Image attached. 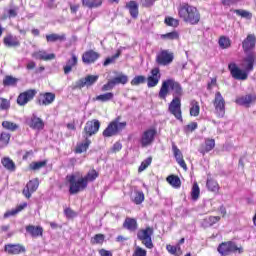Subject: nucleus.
I'll use <instances>...</instances> for the list:
<instances>
[{
	"instance_id": "obj_1",
	"label": "nucleus",
	"mask_w": 256,
	"mask_h": 256,
	"mask_svg": "<svg viewBox=\"0 0 256 256\" xmlns=\"http://www.w3.org/2000/svg\"><path fill=\"white\" fill-rule=\"evenodd\" d=\"M178 16L184 23L190 25H197L201 21V14L195 6H191L188 3H182L178 7Z\"/></svg>"
},
{
	"instance_id": "obj_2",
	"label": "nucleus",
	"mask_w": 256,
	"mask_h": 256,
	"mask_svg": "<svg viewBox=\"0 0 256 256\" xmlns=\"http://www.w3.org/2000/svg\"><path fill=\"white\" fill-rule=\"evenodd\" d=\"M169 89L172 91L173 99H180L183 97V87L175 79L170 78L162 82L158 97L159 99H167L169 95Z\"/></svg>"
},
{
	"instance_id": "obj_3",
	"label": "nucleus",
	"mask_w": 256,
	"mask_h": 256,
	"mask_svg": "<svg viewBox=\"0 0 256 256\" xmlns=\"http://www.w3.org/2000/svg\"><path fill=\"white\" fill-rule=\"evenodd\" d=\"M66 180L70 184L69 193L70 195H77L80 191L87 189V181L83 177L77 180V175L70 174L66 176Z\"/></svg>"
},
{
	"instance_id": "obj_4",
	"label": "nucleus",
	"mask_w": 256,
	"mask_h": 256,
	"mask_svg": "<svg viewBox=\"0 0 256 256\" xmlns=\"http://www.w3.org/2000/svg\"><path fill=\"white\" fill-rule=\"evenodd\" d=\"M126 127L127 122H121V117H117L111 121L103 131V137H114V135H119V133Z\"/></svg>"
},
{
	"instance_id": "obj_5",
	"label": "nucleus",
	"mask_w": 256,
	"mask_h": 256,
	"mask_svg": "<svg viewBox=\"0 0 256 256\" xmlns=\"http://www.w3.org/2000/svg\"><path fill=\"white\" fill-rule=\"evenodd\" d=\"M156 136H157V130L155 128L146 129L144 132H142L140 136V139H139L140 147L145 149L146 147H150V145H153Z\"/></svg>"
},
{
	"instance_id": "obj_6",
	"label": "nucleus",
	"mask_w": 256,
	"mask_h": 256,
	"mask_svg": "<svg viewBox=\"0 0 256 256\" xmlns=\"http://www.w3.org/2000/svg\"><path fill=\"white\" fill-rule=\"evenodd\" d=\"M218 253L221 256L231 255V253H243V247H237V244L233 241L223 242L217 248Z\"/></svg>"
},
{
	"instance_id": "obj_7",
	"label": "nucleus",
	"mask_w": 256,
	"mask_h": 256,
	"mask_svg": "<svg viewBox=\"0 0 256 256\" xmlns=\"http://www.w3.org/2000/svg\"><path fill=\"white\" fill-rule=\"evenodd\" d=\"M137 237L147 249H153V240L151 239L153 237V228L146 227L145 229L139 230Z\"/></svg>"
},
{
	"instance_id": "obj_8",
	"label": "nucleus",
	"mask_w": 256,
	"mask_h": 256,
	"mask_svg": "<svg viewBox=\"0 0 256 256\" xmlns=\"http://www.w3.org/2000/svg\"><path fill=\"white\" fill-rule=\"evenodd\" d=\"M98 80V75H88L72 84V89L75 91L76 89H83V87H92V85H95Z\"/></svg>"
},
{
	"instance_id": "obj_9",
	"label": "nucleus",
	"mask_w": 256,
	"mask_h": 256,
	"mask_svg": "<svg viewBox=\"0 0 256 256\" xmlns=\"http://www.w3.org/2000/svg\"><path fill=\"white\" fill-rule=\"evenodd\" d=\"M173 59H175V55L170 50H161L156 55V63L158 65H162L163 67L171 65L173 63Z\"/></svg>"
},
{
	"instance_id": "obj_10",
	"label": "nucleus",
	"mask_w": 256,
	"mask_h": 256,
	"mask_svg": "<svg viewBox=\"0 0 256 256\" xmlns=\"http://www.w3.org/2000/svg\"><path fill=\"white\" fill-rule=\"evenodd\" d=\"M213 105H214V109L217 117H220V118L225 117V98H223V95H221V92L215 93Z\"/></svg>"
},
{
	"instance_id": "obj_11",
	"label": "nucleus",
	"mask_w": 256,
	"mask_h": 256,
	"mask_svg": "<svg viewBox=\"0 0 256 256\" xmlns=\"http://www.w3.org/2000/svg\"><path fill=\"white\" fill-rule=\"evenodd\" d=\"M168 111L171 115L175 116L178 121H183V115L181 112V99H172L168 106Z\"/></svg>"
},
{
	"instance_id": "obj_12",
	"label": "nucleus",
	"mask_w": 256,
	"mask_h": 256,
	"mask_svg": "<svg viewBox=\"0 0 256 256\" xmlns=\"http://www.w3.org/2000/svg\"><path fill=\"white\" fill-rule=\"evenodd\" d=\"M228 68L232 77L238 81H245L247 77H249V73L245 70H241L235 63L229 64Z\"/></svg>"
},
{
	"instance_id": "obj_13",
	"label": "nucleus",
	"mask_w": 256,
	"mask_h": 256,
	"mask_svg": "<svg viewBox=\"0 0 256 256\" xmlns=\"http://www.w3.org/2000/svg\"><path fill=\"white\" fill-rule=\"evenodd\" d=\"M37 95V90L30 89L25 92H22L19 94L17 98V103L20 105V107H24V105H27L29 101H32V99L35 98Z\"/></svg>"
},
{
	"instance_id": "obj_14",
	"label": "nucleus",
	"mask_w": 256,
	"mask_h": 256,
	"mask_svg": "<svg viewBox=\"0 0 256 256\" xmlns=\"http://www.w3.org/2000/svg\"><path fill=\"white\" fill-rule=\"evenodd\" d=\"M159 81H161V70L156 67L150 71V75L147 77V87H149V89L157 87Z\"/></svg>"
},
{
	"instance_id": "obj_15",
	"label": "nucleus",
	"mask_w": 256,
	"mask_h": 256,
	"mask_svg": "<svg viewBox=\"0 0 256 256\" xmlns=\"http://www.w3.org/2000/svg\"><path fill=\"white\" fill-rule=\"evenodd\" d=\"M101 127V122L99 120H91L88 121L84 127V137H92V135H95L98 131L99 128Z\"/></svg>"
},
{
	"instance_id": "obj_16",
	"label": "nucleus",
	"mask_w": 256,
	"mask_h": 256,
	"mask_svg": "<svg viewBox=\"0 0 256 256\" xmlns=\"http://www.w3.org/2000/svg\"><path fill=\"white\" fill-rule=\"evenodd\" d=\"M37 189H39V180L38 179L30 180L27 183L26 187L23 189L22 193L26 197V199H31V194L35 193Z\"/></svg>"
},
{
	"instance_id": "obj_17",
	"label": "nucleus",
	"mask_w": 256,
	"mask_h": 256,
	"mask_svg": "<svg viewBox=\"0 0 256 256\" xmlns=\"http://www.w3.org/2000/svg\"><path fill=\"white\" fill-rule=\"evenodd\" d=\"M5 253L8 255H19L21 253H25V246L21 244H6L4 246Z\"/></svg>"
},
{
	"instance_id": "obj_18",
	"label": "nucleus",
	"mask_w": 256,
	"mask_h": 256,
	"mask_svg": "<svg viewBox=\"0 0 256 256\" xmlns=\"http://www.w3.org/2000/svg\"><path fill=\"white\" fill-rule=\"evenodd\" d=\"M33 59H39L41 61H53L55 59V54H48L45 50H39L32 53Z\"/></svg>"
},
{
	"instance_id": "obj_19",
	"label": "nucleus",
	"mask_w": 256,
	"mask_h": 256,
	"mask_svg": "<svg viewBox=\"0 0 256 256\" xmlns=\"http://www.w3.org/2000/svg\"><path fill=\"white\" fill-rule=\"evenodd\" d=\"M79 58L75 54H71V58L66 61V65L63 67L64 74L69 75L73 71V67H77Z\"/></svg>"
},
{
	"instance_id": "obj_20",
	"label": "nucleus",
	"mask_w": 256,
	"mask_h": 256,
	"mask_svg": "<svg viewBox=\"0 0 256 256\" xmlns=\"http://www.w3.org/2000/svg\"><path fill=\"white\" fill-rule=\"evenodd\" d=\"M256 56L255 54H248L242 62V68L245 69L248 73L253 71V66L255 65Z\"/></svg>"
},
{
	"instance_id": "obj_21",
	"label": "nucleus",
	"mask_w": 256,
	"mask_h": 256,
	"mask_svg": "<svg viewBox=\"0 0 256 256\" xmlns=\"http://www.w3.org/2000/svg\"><path fill=\"white\" fill-rule=\"evenodd\" d=\"M3 43L5 47H20L21 41H19V38L17 36H13L12 34H8L4 37Z\"/></svg>"
},
{
	"instance_id": "obj_22",
	"label": "nucleus",
	"mask_w": 256,
	"mask_h": 256,
	"mask_svg": "<svg viewBox=\"0 0 256 256\" xmlns=\"http://www.w3.org/2000/svg\"><path fill=\"white\" fill-rule=\"evenodd\" d=\"M123 228L127 229V231H130L131 233H135V231L139 229V225L137 224V219L127 217L123 223Z\"/></svg>"
},
{
	"instance_id": "obj_23",
	"label": "nucleus",
	"mask_w": 256,
	"mask_h": 256,
	"mask_svg": "<svg viewBox=\"0 0 256 256\" xmlns=\"http://www.w3.org/2000/svg\"><path fill=\"white\" fill-rule=\"evenodd\" d=\"M172 151L174 153V157H175L178 165H180V167H183L185 169V171H187V164L185 163V160L183 159V153H181V150H179L177 145H175V144L172 145Z\"/></svg>"
},
{
	"instance_id": "obj_24",
	"label": "nucleus",
	"mask_w": 256,
	"mask_h": 256,
	"mask_svg": "<svg viewBox=\"0 0 256 256\" xmlns=\"http://www.w3.org/2000/svg\"><path fill=\"white\" fill-rule=\"evenodd\" d=\"M255 101L256 94H247L236 99V103L238 105H245L246 107H249V105H251V103H255Z\"/></svg>"
},
{
	"instance_id": "obj_25",
	"label": "nucleus",
	"mask_w": 256,
	"mask_h": 256,
	"mask_svg": "<svg viewBox=\"0 0 256 256\" xmlns=\"http://www.w3.org/2000/svg\"><path fill=\"white\" fill-rule=\"evenodd\" d=\"M55 101V94L51 92H46L42 95H40L39 100H38V105H51Z\"/></svg>"
},
{
	"instance_id": "obj_26",
	"label": "nucleus",
	"mask_w": 256,
	"mask_h": 256,
	"mask_svg": "<svg viewBox=\"0 0 256 256\" xmlns=\"http://www.w3.org/2000/svg\"><path fill=\"white\" fill-rule=\"evenodd\" d=\"M99 59V53L89 50L85 52L82 56L83 63H86L87 65H90V63H95L96 60Z\"/></svg>"
},
{
	"instance_id": "obj_27",
	"label": "nucleus",
	"mask_w": 256,
	"mask_h": 256,
	"mask_svg": "<svg viewBox=\"0 0 256 256\" xmlns=\"http://www.w3.org/2000/svg\"><path fill=\"white\" fill-rule=\"evenodd\" d=\"M255 42H256V38L255 35L253 34H249L246 39H244V41L242 42V47L245 51V53H247V51H251V49L255 48Z\"/></svg>"
},
{
	"instance_id": "obj_28",
	"label": "nucleus",
	"mask_w": 256,
	"mask_h": 256,
	"mask_svg": "<svg viewBox=\"0 0 256 256\" xmlns=\"http://www.w3.org/2000/svg\"><path fill=\"white\" fill-rule=\"evenodd\" d=\"M126 8L129 10V13L133 19L139 17V4L135 1H130L126 4Z\"/></svg>"
},
{
	"instance_id": "obj_29",
	"label": "nucleus",
	"mask_w": 256,
	"mask_h": 256,
	"mask_svg": "<svg viewBox=\"0 0 256 256\" xmlns=\"http://www.w3.org/2000/svg\"><path fill=\"white\" fill-rule=\"evenodd\" d=\"M213 149H215V139H206L204 145L200 147L199 151L202 155H205V153H209V151H213Z\"/></svg>"
},
{
	"instance_id": "obj_30",
	"label": "nucleus",
	"mask_w": 256,
	"mask_h": 256,
	"mask_svg": "<svg viewBox=\"0 0 256 256\" xmlns=\"http://www.w3.org/2000/svg\"><path fill=\"white\" fill-rule=\"evenodd\" d=\"M26 231L31 237H41V235H43V228H41V226L29 225L26 227Z\"/></svg>"
},
{
	"instance_id": "obj_31",
	"label": "nucleus",
	"mask_w": 256,
	"mask_h": 256,
	"mask_svg": "<svg viewBox=\"0 0 256 256\" xmlns=\"http://www.w3.org/2000/svg\"><path fill=\"white\" fill-rule=\"evenodd\" d=\"M82 5L88 9H97L103 5V0H82Z\"/></svg>"
},
{
	"instance_id": "obj_32",
	"label": "nucleus",
	"mask_w": 256,
	"mask_h": 256,
	"mask_svg": "<svg viewBox=\"0 0 256 256\" xmlns=\"http://www.w3.org/2000/svg\"><path fill=\"white\" fill-rule=\"evenodd\" d=\"M200 111H201V106H199V102H197V100H192L190 103V116L199 117Z\"/></svg>"
},
{
	"instance_id": "obj_33",
	"label": "nucleus",
	"mask_w": 256,
	"mask_h": 256,
	"mask_svg": "<svg viewBox=\"0 0 256 256\" xmlns=\"http://www.w3.org/2000/svg\"><path fill=\"white\" fill-rule=\"evenodd\" d=\"M84 142L77 144L76 153H85L87 149H89V145H91V140L89 138L84 137Z\"/></svg>"
},
{
	"instance_id": "obj_34",
	"label": "nucleus",
	"mask_w": 256,
	"mask_h": 256,
	"mask_svg": "<svg viewBox=\"0 0 256 256\" xmlns=\"http://www.w3.org/2000/svg\"><path fill=\"white\" fill-rule=\"evenodd\" d=\"M9 141H11V134L9 132H2L0 134V149L7 147Z\"/></svg>"
},
{
	"instance_id": "obj_35",
	"label": "nucleus",
	"mask_w": 256,
	"mask_h": 256,
	"mask_svg": "<svg viewBox=\"0 0 256 256\" xmlns=\"http://www.w3.org/2000/svg\"><path fill=\"white\" fill-rule=\"evenodd\" d=\"M114 85H127L129 83V77L125 74H119L118 76L112 78Z\"/></svg>"
},
{
	"instance_id": "obj_36",
	"label": "nucleus",
	"mask_w": 256,
	"mask_h": 256,
	"mask_svg": "<svg viewBox=\"0 0 256 256\" xmlns=\"http://www.w3.org/2000/svg\"><path fill=\"white\" fill-rule=\"evenodd\" d=\"M114 97L115 95L113 94V92H107L96 96L94 101H101V103H107V101H112Z\"/></svg>"
},
{
	"instance_id": "obj_37",
	"label": "nucleus",
	"mask_w": 256,
	"mask_h": 256,
	"mask_svg": "<svg viewBox=\"0 0 256 256\" xmlns=\"http://www.w3.org/2000/svg\"><path fill=\"white\" fill-rule=\"evenodd\" d=\"M66 37L65 34H49L46 35L47 43H55L57 41H65Z\"/></svg>"
},
{
	"instance_id": "obj_38",
	"label": "nucleus",
	"mask_w": 256,
	"mask_h": 256,
	"mask_svg": "<svg viewBox=\"0 0 256 256\" xmlns=\"http://www.w3.org/2000/svg\"><path fill=\"white\" fill-rule=\"evenodd\" d=\"M166 181L172 186L174 187V189H179V187H181V179H179L178 176L175 175H171L168 176Z\"/></svg>"
},
{
	"instance_id": "obj_39",
	"label": "nucleus",
	"mask_w": 256,
	"mask_h": 256,
	"mask_svg": "<svg viewBox=\"0 0 256 256\" xmlns=\"http://www.w3.org/2000/svg\"><path fill=\"white\" fill-rule=\"evenodd\" d=\"M97 177H99V172H97L95 169H92L86 174V176L83 177V179L89 185V183H93Z\"/></svg>"
},
{
	"instance_id": "obj_40",
	"label": "nucleus",
	"mask_w": 256,
	"mask_h": 256,
	"mask_svg": "<svg viewBox=\"0 0 256 256\" xmlns=\"http://www.w3.org/2000/svg\"><path fill=\"white\" fill-rule=\"evenodd\" d=\"M30 127L32 129H36L37 131H41V129H43V127H44L43 120H41V118H37V117L32 118Z\"/></svg>"
},
{
	"instance_id": "obj_41",
	"label": "nucleus",
	"mask_w": 256,
	"mask_h": 256,
	"mask_svg": "<svg viewBox=\"0 0 256 256\" xmlns=\"http://www.w3.org/2000/svg\"><path fill=\"white\" fill-rule=\"evenodd\" d=\"M3 129H6V131H12L15 132L17 129H19V126L17 123L11 122V121H3L2 122Z\"/></svg>"
},
{
	"instance_id": "obj_42",
	"label": "nucleus",
	"mask_w": 256,
	"mask_h": 256,
	"mask_svg": "<svg viewBox=\"0 0 256 256\" xmlns=\"http://www.w3.org/2000/svg\"><path fill=\"white\" fill-rule=\"evenodd\" d=\"M166 250L168 251V253H170V255H181V246H179V244H176L175 246L168 244L166 246Z\"/></svg>"
},
{
	"instance_id": "obj_43",
	"label": "nucleus",
	"mask_w": 256,
	"mask_h": 256,
	"mask_svg": "<svg viewBox=\"0 0 256 256\" xmlns=\"http://www.w3.org/2000/svg\"><path fill=\"white\" fill-rule=\"evenodd\" d=\"M206 187L209 191H212V193H217V191H219V183L213 179L207 180Z\"/></svg>"
},
{
	"instance_id": "obj_44",
	"label": "nucleus",
	"mask_w": 256,
	"mask_h": 256,
	"mask_svg": "<svg viewBox=\"0 0 256 256\" xmlns=\"http://www.w3.org/2000/svg\"><path fill=\"white\" fill-rule=\"evenodd\" d=\"M161 39H164L166 41H175L177 39H179V32L177 31H172L166 34H162Z\"/></svg>"
},
{
	"instance_id": "obj_45",
	"label": "nucleus",
	"mask_w": 256,
	"mask_h": 256,
	"mask_svg": "<svg viewBox=\"0 0 256 256\" xmlns=\"http://www.w3.org/2000/svg\"><path fill=\"white\" fill-rule=\"evenodd\" d=\"M2 165L7 169L8 171H15V162L11 160V158H3L2 159Z\"/></svg>"
},
{
	"instance_id": "obj_46",
	"label": "nucleus",
	"mask_w": 256,
	"mask_h": 256,
	"mask_svg": "<svg viewBox=\"0 0 256 256\" xmlns=\"http://www.w3.org/2000/svg\"><path fill=\"white\" fill-rule=\"evenodd\" d=\"M132 201L133 203H135V205H141V203L145 201V194L143 193V191H136Z\"/></svg>"
},
{
	"instance_id": "obj_47",
	"label": "nucleus",
	"mask_w": 256,
	"mask_h": 256,
	"mask_svg": "<svg viewBox=\"0 0 256 256\" xmlns=\"http://www.w3.org/2000/svg\"><path fill=\"white\" fill-rule=\"evenodd\" d=\"M201 193V190L199 189V185L197 183H194L191 190V198L193 201H197L199 199V195Z\"/></svg>"
},
{
	"instance_id": "obj_48",
	"label": "nucleus",
	"mask_w": 256,
	"mask_h": 256,
	"mask_svg": "<svg viewBox=\"0 0 256 256\" xmlns=\"http://www.w3.org/2000/svg\"><path fill=\"white\" fill-rule=\"evenodd\" d=\"M165 25L168 27H179V20L171 16H167L164 20Z\"/></svg>"
},
{
	"instance_id": "obj_49",
	"label": "nucleus",
	"mask_w": 256,
	"mask_h": 256,
	"mask_svg": "<svg viewBox=\"0 0 256 256\" xmlns=\"http://www.w3.org/2000/svg\"><path fill=\"white\" fill-rule=\"evenodd\" d=\"M3 85L5 87L17 85V78H14L13 76H6L3 80Z\"/></svg>"
},
{
	"instance_id": "obj_50",
	"label": "nucleus",
	"mask_w": 256,
	"mask_h": 256,
	"mask_svg": "<svg viewBox=\"0 0 256 256\" xmlns=\"http://www.w3.org/2000/svg\"><path fill=\"white\" fill-rule=\"evenodd\" d=\"M145 81H147V78H145V76L138 75L131 80V85L133 86L142 85L143 83H145Z\"/></svg>"
},
{
	"instance_id": "obj_51",
	"label": "nucleus",
	"mask_w": 256,
	"mask_h": 256,
	"mask_svg": "<svg viewBox=\"0 0 256 256\" xmlns=\"http://www.w3.org/2000/svg\"><path fill=\"white\" fill-rule=\"evenodd\" d=\"M120 56H121V51L118 50L115 55H113L112 57L106 58V60L104 61V67H107V65H111V63H115V61H117V59H119Z\"/></svg>"
},
{
	"instance_id": "obj_52",
	"label": "nucleus",
	"mask_w": 256,
	"mask_h": 256,
	"mask_svg": "<svg viewBox=\"0 0 256 256\" xmlns=\"http://www.w3.org/2000/svg\"><path fill=\"white\" fill-rule=\"evenodd\" d=\"M152 161H153L152 157H148L144 161H142L141 165L138 168L139 173H142V171H145V169H147V167L151 165Z\"/></svg>"
},
{
	"instance_id": "obj_53",
	"label": "nucleus",
	"mask_w": 256,
	"mask_h": 256,
	"mask_svg": "<svg viewBox=\"0 0 256 256\" xmlns=\"http://www.w3.org/2000/svg\"><path fill=\"white\" fill-rule=\"evenodd\" d=\"M219 45L222 47V49H227V47H230L231 45V40L225 36H222L219 39Z\"/></svg>"
},
{
	"instance_id": "obj_54",
	"label": "nucleus",
	"mask_w": 256,
	"mask_h": 256,
	"mask_svg": "<svg viewBox=\"0 0 256 256\" xmlns=\"http://www.w3.org/2000/svg\"><path fill=\"white\" fill-rule=\"evenodd\" d=\"M45 165H47L46 161L33 162L32 164H30V168L33 171H38V169H43V167H45Z\"/></svg>"
},
{
	"instance_id": "obj_55",
	"label": "nucleus",
	"mask_w": 256,
	"mask_h": 256,
	"mask_svg": "<svg viewBox=\"0 0 256 256\" xmlns=\"http://www.w3.org/2000/svg\"><path fill=\"white\" fill-rule=\"evenodd\" d=\"M103 241H105V235L103 234H96L93 238H92V243L95 245H101L103 243Z\"/></svg>"
},
{
	"instance_id": "obj_56",
	"label": "nucleus",
	"mask_w": 256,
	"mask_h": 256,
	"mask_svg": "<svg viewBox=\"0 0 256 256\" xmlns=\"http://www.w3.org/2000/svg\"><path fill=\"white\" fill-rule=\"evenodd\" d=\"M132 256H147V250L136 246Z\"/></svg>"
},
{
	"instance_id": "obj_57",
	"label": "nucleus",
	"mask_w": 256,
	"mask_h": 256,
	"mask_svg": "<svg viewBox=\"0 0 256 256\" xmlns=\"http://www.w3.org/2000/svg\"><path fill=\"white\" fill-rule=\"evenodd\" d=\"M234 13L240 17H243L244 19H251V14L247 10H235Z\"/></svg>"
},
{
	"instance_id": "obj_58",
	"label": "nucleus",
	"mask_w": 256,
	"mask_h": 256,
	"mask_svg": "<svg viewBox=\"0 0 256 256\" xmlns=\"http://www.w3.org/2000/svg\"><path fill=\"white\" fill-rule=\"evenodd\" d=\"M205 221H207V223L211 227V226L215 225V223H218V221H221V217H219V216H210V217L206 218Z\"/></svg>"
},
{
	"instance_id": "obj_59",
	"label": "nucleus",
	"mask_w": 256,
	"mask_h": 256,
	"mask_svg": "<svg viewBox=\"0 0 256 256\" xmlns=\"http://www.w3.org/2000/svg\"><path fill=\"white\" fill-rule=\"evenodd\" d=\"M19 13V7L11 8L8 10L9 19H15Z\"/></svg>"
},
{
	"instance_id": "obj_60",
	"label": "nucleus",
	"mask_w": 256,
	"mask_h": 256,
	"mask_svg": "<svg viewBox=\"0 0 256 256\" xmlns=\"http://www.w3.org/2000/svg\"><path fill=\"white\" fill-rule=\"evenodd\" d=\"M115 88V83L113 82V80H109L107 84H104L102 86V91H111L112 89Z\"/></svg>"
},
{
	"instance_id": "obj_61",
	"label": "nucleus",
	"mask_w": 256,
	"mask_h": 256,
	"mask_svg": "<svg viewBox=\"0 0 256 256\" xmlns=\"http://www.w3.org/2000/svg\"><path fill=\"white\" fill-rule=\"evenodd\" d=\"M115 88V83L113 82V80H109L107 84H104L102 86V91H111L112 89Z\"/></svg>"
},
{
	"instance_id": "obj_62",
	"label": "nucleus",
	"mask_w": 256,
	"mask_h": 256,
	"mask_svg": "<svg viewBox=\"0 0 256 256\" xmlns=\"http://www.w3.org/2000/svg\"><path fill=\"white\" fill-rule=\"evenodd\" d=\"M9 107H11L9 100L5 98H0V109L5 110V109H9Z\"/></svg>"
},
{
	"instance_id": "obj_63",
	"label": "nucleus",
	"mask_w": 256,
	"mask_h": 256,
	"mask_svg": "<svg viewBox=\"0 0 256 256\" xmlns=\"http://www.w3.org/2000/svg\"><path fill=\"white\" fill-rule=\"evenodd\" d=\"M64 213H65L66 217H68L69 219H73V217H77V213H75V211H73L70 208L65 209Z\"/></svg>"
},
{
	"instance_id": "obj_64",
	"label": "nucleus",
	"mask_w": 256,
	"mask_h": 256,
	"mask_svg": "<svg viewBox=\"0 0 256 256\" xmlns=\"http://www.w3.org/2000/svg\"><path fill=\"white\" fill-rule=\"evenodd\" d=\"M142 7H153L155 0H141Z\"/></svg>"
}]
</instances>
